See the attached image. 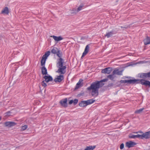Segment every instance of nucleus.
Listing matches in <instances>:
<instances>
[{"instance_id": "1", "label": "nucleus", "mask_w": 150, "mask_h": 150, "mask_svg": "<svg viewBox=\"0 0 150 150\" xmlns=\"http://www.w3.org/2000/svg\"><path fill=\"white\" fill-rule=\"evenodd\" d=\"M108 79H105L100 81H96L93 82L90 86L87 88L88 90H92L91 95L92 96L96 97L98 95V89L99 88L102 87L104 85V82L107 81Z\"/></svg>"}, {"instance_id": "2", "label": "nucleus", "mask_w": 150, "mask_h": 150, "mask_svg": "<svg viewBox=\"0 0 150 150\" xmlns=\"http://www.w3.org/2000/svg\"><path fill=\"white\" fill-rule=\"evenodd\" d=\"M95 101L93 99H90L87 100H83L80 102L79 103V105L81 107H85L87 105L92 104Z\"/></svg>"}, {"instance_id": "3", "label": "nucleus", "mask_w": 150, "mask_h": 150, "mask_svg": "<svg viewBox=\"0 0 150 150\" xmlns=\"http://www.w3.org/2000/svg\"><path fill=\"white\" fill-rule=\"evenodd\" d=\"M138 81L136 82L135 84L138 83H140L143 85H144L146 86L150 87V81L148 80H145L144 79H141L140 80L137 79Z\"/></svg>"}, {"instance_id": "4", "label": "nucleus", "mask_w": 150, "mask_h": 150, "mask_svg": "<svg viewBox=\"0 0 150 150\" xmlns=\"http://www.w3.org/2000/svg\"><path fill=\"white\" fill-rule=\"evenodd\" d=\"M43 78L45 79V81H43L41 82L42 86L44 87L47 86V85L46 83L45 82V81L46 82L52 81L53 80V79L52 77L50 76H45L43 77Z\"/></svg>"}, {"instance_id": "5", "label": "nucleus", "mask_w": 150, "mask_h": 150, "mask_svg": "<svg viewBox=\"0 0 150 150\" xmlns=\"http://www.w3.org/2000/svg\"><path fill=\"white\" fill-rule=\"evenodd\" d=\"M138 80L135 79H130L129 80H121L120 81L121 83H127L129 84H135V83Z\"/></svg>"}, {"instance_id": "6", "label": "nucleus", "mask_w": 150, "mask_h": 150, "mask_svg": "<svg viewBox=\"0 0 150 150\" xmlns=\"http://www.w3.org/2000/svg\"><path fill=\"white\" fill-rule=\"evenodd\" d=\"M60 50L56 47H54L51 50V52L53 54H56L59 57H62V54L60 53Z\"/></svg>"}, {"instance_id": "7", "label": "nucleus", "mask_w": 150, "mask_h": 150, "mask_svg": "<svg viewBox=\"0 0 150 150\" xmlns=\"http://www.w3.org/2000/svg\"><path fill=\"white\" fill-rule=\"evenodd\" d=\"M139 76L144 79L150 78V72L147 73H141L138 74Z\"/></svg>"}, {"instance_id": "8", "label": "nucleus", "mask_w": 150, "mask_h": 150, "mask_svg": "<svg viewBox=\"0 0 150 150\" xmlns=\"http://www.w3.org/2000/svg\"><path fill=\"white\" fill-rule=\"evenodd\" d=\"M144 134L142 135L137 134L135 135L131 134H130L129 135V138L130 139H135L136 138H139L142 139H144Z\"/></svg>"}, {"instance_id": "9", "label": "nucleus", "mask_w": 150, "mask_h": 150, "mask_svg": "<svg viewBox=\"0 0 150 150\" xmlns=\"http://www.w3.org/2000/svg\"><path fill=\"white\" fill-rule=\"evenodd\" d=\"M136 144L135 142L130 141L126 143L125 146L128 148H132Z\"/></svg>"}, {"instance_id": "10", "label": "nucleus", "mask_w": 150, "mask_h": 150, "mask_svg": "<svg viewBox=\"0 0 150 150\" xmlns=\"http://www.w3.org/2000/svg\"><path fill=\"white\" fill-rule=\"evenodd\" d=\"M59 68L57 71H56L57 72L60 73L62 74H64L65 72V70L66 69V67L65 66H63L62 67H58Z\"/></svg>"}, {"instance_id": "11", "label": "nucleus", "mask_w": 150, "mask_h": 150, "mask_svg": "<svg viewBox=\"0 0 150 150\" xmlns=\"http://www.w3.org/2000/svg\"><path fill=\"white\" fill-rule=\"evenodd\" d=\"M4 124L5 127H9L15 126L16 123L14 122L8 121L4 122Z\"/></svg>"}, {"instance_id": "12", "label": "nucleus", "mask_w": 150, "mask_h": 150, "mask_svg": "<svg viewBox=\"0 0 150 150\" xmlns=\"http://www.w3.org/2000/svg\"><path fill=\"white\" fill-rule=\"evenodd\" d=\"M67 98H65L62 99L59 101V103L61 105L64 107L66 108L67 106Z\"/></svg>"}, {"instance_id": "13", "label": "nucleus", "mask_w": 150, "mask_h": 150, "mask_svg": "<svg viewBox=\"0 0 150 150\" xmlns=\"http://www.w3.org/2000/svg\"><path fill=\"white\" fill-rule=\"evenodd\" d=\"M112 70L111 68L108 67L103 69L101 70V72L103 73L109 74Z\"/></svg>"}, {"instance_id": "14", "label": "nucleus", "mask_w": 150, "mask_h": 150, "mask_svg": "<svg viewBox=\"0 0 150 150\" xmlns=\"http://www.w3.org/2000/svg\"><path fill=\"white\" fill-rule=\"evenodd\" d=\"M60 58L58 59V62L57 63V67H62L63 66L64 61L62 58L59 57Z\"/></svg>"}, {"instance_id": "15", "label": "nucleus", "mask_w": 150, "mask_h": 150, "mask_svg": "<svg viewBox=\"0 0 150 150\" xmlns=\"http://www.w3.org/2000/svg\"><path fill=\"white\" fill-rule=\"evenodd\" d=\"M89 45H87L83 53L81 58L84 57L88 52L89 49Z\"/></svg>"}, {"instance_id": "16", "label": "nucleus", "mask_w": 150, "mask_h": 150, "mask_svg": "<svg viewBox=\"0 0 150 150\" xmlns=\"http://www.w3.org/2000/svg\"><path fill=\"white\" fill-rule=\"evenodd\" d=\"M64 79V77L62 75H60L58 76L57 78L54 79V81L55 82H61Z\"/></svg>"}, {"instance_id": "17", "label": "nucleus", "mask_w": 150, "mask_h": 150, "mask_svg": "<svg viewBox=\"0 0 150 150\" xmlns=\"http://www.w3.org/2000/svg\"><path fill=\"white\" fill-rule=\"evenodd\" d=\"M143 42L144 45H147L150 44V37L146 36V38L143 40Z\"/></svg>"}, {"instance_id": "18", "label": "nucleus", "mask_w": 150, "mask_h": 150, "mask_svg": "<svg viewBox=\"0 0 150 150\" xmlns=\"http://www.w3.org/2000/svg\"><path fill=\"white\" fill-rule=\"evenodd\" d=\"M51 37H52L53 39L55 41L57 42L60 41L63 39V38L60 36L58 37H57L56 36L53 35L52 36H51Z\"/></svg>"}, {"instance_id": "19", "label": "nucleus", "mask_w": 150, "mask_h": 150, "mask_svg": "<svg viewBox=\"0 0 150 150\" xmlns=\"http://www.w3.org/2000/svg\"><path fill=\"white\" fill-rule=\"evenodd\" d=\"M143 134L144 139H147L150 138V130Z\"/></svg>"}, {"instance_id": "20", "label": "nucleus", "mask_w": 150, "mask_h": 150, "mask_svg": "<svg viewBox=\"0 0 150 150\" xmlns=\"http://www.w3.org/2000/svg\"><path fill=\"white\" fill-rule=\"evenodd\" d=\"M1 13L2 14H8L9 13V10L8 7H6L4 8V9L1 11Z\"/></svg>"}, {"instance_id": "21", "label": "nucleus", "mask_w": 150, "mask_h": 150, "mask_svg": "<svg viewBox=\"0 0 150 150\" xmlns=\"http://www.w3.org/2000/svg\"><path fill=\"white\" fill-rule=\"evenodd\" d=\"M122 74V71H119V69H115L113 71V75L114 74L121 75Z\"/></svg>"}, {"instance_id": "22", "label": "nucleus", "mask_w": 150, "mask_h": 150, "mask_svg": "<svg viewBox=\"0 0 150 150\" xmlns=\"http://www.w3.org/2000/svg\"><path fill=\"white\" fill-rule=\"evenodd\" d=\"M41 71L42 74L43 75L47 74V69L45 66L42 67Z\"/></svg>"}, {"instance_id": "23", "label": "nucleus", "mask_w": 150, "mask_h": 150, "mask_svg": "<svg viewBox=\"0 0 150 150\" xmlns=\"http://www.w3.org/2000/svg\"><path fill=\"white\" fill-rule=\"evenodd\" d=\"M84 6V5L83 4H81L78 7L77 10H75L76 12H75V13H76L79 11L81 10L82 8Z\"/></svg>"}, {"instance_id": "24", "label": "nucleus", "mask_w": 150, "mask_h": 150, "mask_svg": "<svg viewBox=\"0 0 150 150\" xmlns=\"http://www.w3.org/2000/svg\"><path fill=\"white\" fill-rule=\"evenodd\" d=\"M96 147V146H86V148L84 149V150H93Z\"/></svg>"}, {"instance_id": "25", "label": "nucleus", "mask_w": 150, "mask_h": 150, "mask_svg": "<svg viewBox=\"0 0 150 150\" xmlns=\"http://www.w3.org/2000/svg\"><path fill=\"white\" fill-rule=\"evenodd\" d=\"M80 79L79 81L77 83L75 89H76L79 88L81 86V82L80 81Z\"/></svg>"}, {"instance_id": "26", "label": "nucleus", "mask_w": 150, "mask_h": 150, "mask_svg": "<svg viewBox=\"0 0 150 150\" xmlns=\"http://www.w3.org/2000/svg\"><path fill=\"white\" fill-rule=\"evenodd\" d=\"M144 109V108H142L141 109L137 110L135 111V113L136 114H139L141 113Z\"/></svg>"}, {"instance_id": "27", "label": "nucleus", "mask_w": 150, "mask_h": 150, "mask_svg": "<svg viewBox=\"0 0 150 150\" xmlns=\"http://www.w3.org/2000/svg\"><path fill=\"white\" fill-rule=\"evenodd\" d=\"M28 127V126L27 125H24L21 126V131H23L26 130Z\"/></svg>"}, {"instance_id": "28", "label": "nucleus", "mask_w": 150, "mask_h": 150, "mask_svg": "<svg viewBox=\"0 0 150 150\" xmlns=\"http://www.w3.org/2000/svg\"><path fill=\"white\" fill-rule=\"evenodd\" d=\"M112 31H110V32H108L107 33L106 35H105V36L107 37V38H108L112 36Z\"/></svg>"}, {"instance_id": "29", "label": "nucleus", "mask_w": 150, "mask_h": 150, "mask_svg": "<svg viewBox=\"0 0 150 150\" xmlns=\"http://www.w3.org/2000/svg\"><path fill=\"white\" fill-rule=\"evenodd\" d=\"M46 60L42 59L41 61V65L43 66L45 65Z\"/></svg>"}, {"instance_id": "30", "label": "nucleus", "mask_w": 150, "mask_h": 150, "mask_svg": "<svg viewBox=\"0 0 150 150\" xmlns=\"http://www.w3.org/2000/svg\"><path fill=\"white\" fill-rule=\"evenodd\" d=\"M78 100L77 99H75L73 100V103H74V105H76L78 103Z\"/></svg>"}, {"instance_id": "31", "label": "nucleus", "mask_w": 150, "mask_h": 150, "mask_svg": "<svg viewBox=\"0 0 150 150\" xmlns=\"http://www.w3.org/2000/svg\"><path fill=\"white\" fill-rule=\"evenodd\" d=\"M50 51H48L45 53V54L47 57L50 55Z\"/></svg>"}, {"instance_id": "32", "label": "nucleus", "mask_w": 150, "mask_h": 150, "mask_svg": "<svg viewBox=\"0 0 150 150\" xmlns=\"http://www.w3.org/2000/svg\"><path fill=\"white\" fill-rule=\"evenodd\" d=\"M108 78L111 80L112 79V74L109 75L108 76Z\"/></svg>"}, {"instance_id": "33", "label": "nucleus", "mask_w": 150, "mask_h": 150, "mask_svg": "<svg viewBox=\"0 0 150 150\" xmlns=\"http://www.w3.org/2000/svg\"><path fill=\"white\" fill-rule=\"evenodd\" d=\"M124 144L123 143H122L121 144L120 146V148L121 149H122L124 148Z\"/></svg>"}, {"instance_id": "34", "label": "nucleus", "mask_w": 150, "mask_h": 150, "mask_svg": "<svg viewBox=\"0 0 150 150\" xmlns=\"http://www.w3.org/2000/svg\"><path fill=\"white\" fill-rule=\"evenodd\" d=\"M47 57L44 54L42 56V59L46 60L47 58Z\"/></svg>"}, {"instance_id": "35", "label": "nucleus", "mask_w": 150, "mask_h": 150, "mask_svg": "<svg viewBox=\"0 0 150 150\" xmlns=\"http://www.w3.org/2000/svg\"><path fill=\"white\" fill-rule=\"evenodd\" d=\"M73 103V100H70V101L69 102V104H71Z\"/></svg>"}, {"instance_id": "36", "label": "nucleus", "mask_w": 150, "mask_h": 150, "mask_svg": "<svg viewBox=\"0 0 150 150\" xmlns=\"http://www.w3.org/2000/svg\"><path fill=\"white\" fill-rule=\"evenodd\" d=\"M128 26L126 25L125 26H121V28H124L125 29H127V28H128Z\"/></svg>"}, {"instance_id": "37", "label": "nucleus", "mask_w": 150, "mask_h": 150, "mask_svg": "<svg viewBox=\"0 0 150 150\" xmlns=\"http://www.w3.org/2000/svg\"><path fill=\"white\" fill-rule=\"evenodd\" d=\"M138 132L139 133H142L143 134L144 133H143V132H142L141 131H139L138 132H134V133H137Z\"/></svg>"}, {"instance_id": "38", "label": "nucleus", "mask_w": 150, "mask_h": 150, "mask_svg": "<svg viewBox=\"0 0 150 150\" xmlns=\"http://www.w3.org/2000/svg\"><path fill=\"white\" fill-rule=\"evenodd\" d=\"M75 10H73V11H74L73 12L71 13V14H76V13H75V12H76L75 11Z\"/></svg>"}, {"instance_id": "39", "label": "nucleus", "mask_w": 150, "mask_h": 150, "mask_svg": "<svg viewBox=\"0 0 150 150\" xmlns=\"http://www.w3.org/2000/svg\"><path fill=\"white\" fill-rule=\"evenodd\" d=\"M1 117H0V121L1 120Z\"/></svg>"}, {"instance_id": "40", "label": "nucleus", "mask_w": 150, "mask_h": 150, "mask_svg": "<svg viewBox=\"0 0 150 150\" xmlns=\"http://www.w3.org/2000/svg\"><path fill=\"white\" fill-rule=\"evenodd\" d=\"M10 112V111H8V112H7V113H9Z\"/></svg>"}]
</instances>
